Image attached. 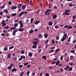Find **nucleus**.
<instances>
[{"instance_id":"4d7b16f0","label":"nucleus","mask_w":76,"mask_h":76,"mask_svg":"<svg viewBox=\"0 0 76 76\" xmlns=\"http://www.w3.org/2000/svg\"><path fill=\"white\" fill-rule=\"evenodd\" d=\"M19 22V20H18L17 19H15V20H14V22Z\"/></svg>"},{"instance_id":"cd10ccee","label":"nucleus","mask_w":76,"mask_h":76,"mask_svg":"<svg viewBox=\"0 0 76 76\" xmlns=\"http://www.w3.org/2000/svg\"><path fill=\"white\" fill-rule=\"evenodd\" d=\"M14 26L15 27H17L18 26V23H15L14 24Z\"/></svg>"},{"instance_id":"f704fd0d","label":"nucleus","mask_w":76,"mask_h":76,"mask_svg":"<svg viewBox=\"0 0 76 76\" xmlns=\"http://www.w3.org/2000/svg\"><path fill=\"white\" fill-rule=\"evenodd\" d=\"M16 35V32L13 31L12 33V35L14 36V35Z\"/></svg>"},{"instance_id":"f257e3e1","label":"nucleus","mask_w":76,"mask_h":76,"mask_svg":"<svg viewBox=\"0 0 76 76\" xmlns=\"http://www.w3.org/2000/svg\"><path fill=\"white\" fill-rule=\"evenodd\" d=\"M70 12V10H66L65 11V12L63 13V15H69L70 13L69 12Z\"/></svg>"},{"instance_id":"c9c22d12","label":"nucleus","mask_w":76,"mask_h":76,"mask_svg":"<svg viewBox=\"0 0 76 76\" xmlns=\"http://www.w3.org/2000/svg\"><path fill=\"white\" fill-rule=\"evenodd\" d=\"M34 20V18H32L31 19V23H32V22H33Z\"/></svg>"},{"instance_id":"f8f14e48","label":"nucleus","mask_w":76,"mask_h":76,"mask_svg":"<svg viewBox=\"0 0 76 76\" xmlns=\"http://www.w3.org/2000/svg\"><path fill=\"white\" fill-rule=\"evenodd\" d=\"M57 15H53V19H56L57 18Z\"/></svg>"},{"instance_id":"393cba45","label":"nucleus","mask_w":76,"mask_h":76,"mask_svg":"<svg viewBox=\"0 0 76 76\" xmlns=\"http://www.w3.org/2000/svg\"><path fill=\"white\" fill-rule=\"evenodd\" d=\"M17 69L15 68H13L12 70V72H15V71H17Z\"/></svg>"},{"instance_id":"4be33fe9","label":"nucleus","mask_w":76,"mask_h":76,"mask_svg":"<svg viewBox=\"0 0 76 76\" xmlns=\"http://www.w3.org/2000/svg\"><path fill=\"white\" fill-rule=\"evenodd\" d=\"M39 22H39V21H37L36 22H35V24L37 25V24H38V23H39Z\"/></svg>"},{"instance_id":"6e6d98bb","label":"nucleus","mask_w":76,"mask_h":76,"mask_svg":"<svg viewBox=\"0 0 76 76\" xmlns=\"http://www.w3.org/2000/svg\"><path fill=\"white\" fill-rule=\"evenodd\" d=\"M4 22H5V20H2V22L1 23V24L2 25H3V23H4Z\"/></svg>"},{"instance_id":"72a5a7b5","label":"nucleus","mask_w":76,"mask_h":76,"mask_svg":"<svg viewBox=\"0 0 76 76\" xmlns=\"http://www.w3.org/2000/svg\"><path fill=\"white\" fill-rule=\"evenodd\" d=\"M18 23L19 24H21L22 23V20H20L18 22Z\"/></svg>"},{"instance_id":"a878e982","label":"nucleus","mask_w":76,"mask_h":76,"mask_svg":"<svg viewBox=\"0 0 76 76\" xmlns=\"http://www.w3.org/2000/svg\"><path fill=\"white\" fill-rule=\"evenodd\" d=\"M26 6L25 5H23L22 6V8L23 9H26Z\"/></svg>"},{"instance_id":"aec40b11","label":"nucleus","mask_w":76,"mask_h":76,"mask_svg":"<svg viewBox=\"0 0 76 76\" xmlns=\"http://www.w3.org/2000/svg\"><path fill=\"white\" fill-rule=\"evenodd\" d=\"M8 69L9 70H11L12 69V66H10L7 67Z\"/></svg>"},{"instance_id":"ea45409f","label":"nucleus","mask_w":76,"mask_h":76,"mask_svg":"<svg viewBox=\"0 0 76 76\" xmlns=\"http://www.w3.org/2000/svg\"><path fill=\"white\" fill-rule=\"evenodd\" d=\"M74 58H73V56H70V59L72 60H73V59Z\"/></svg>"},{"instance_id":"9d476101","label":"nucleus","mask_w":76,"mask_h":76,"mask_svg":"<svg viewBox=\"0 0 76 76\" xmlns=\"http://www.w3.org/2000/svg\"><path fill=\"white\" fill-rule=\"evenodd\" d=\"M37 47V45H34L32 47L33 48H36Z\"/></svg>"},{"instance_id":"1a4fd4ad","label":"nucleus","mask_w":76,"mask_h":76,"mask_svg":"<svg viewBox=\"0 0 76 76\" xmlns=\"http://www.w3.org/2000/svg\"><path fill=\"white\" fill-rule=\"evenodd\" d=\"M7 57L8 58H11V54L9 53L7 56Z\"/></svg>"},{"instance_id":"680f3d73","label":"nucleus","mask_w":76,"mask_h":76,"mask_svg":"<svg viewBox=\"0 0 76 76\" xmlns=\"http://www.w3.org/2000/svg\"><path fill=\"white\" fill-rule=\"evenodd\" d=\"M69 7H72V6H73V5L72 4H69Z\"/></svg>"},{"instance_id":"bb28decb","label":"nucleus","mask_w":76,"mask_h":76,"mask_svg":"<svg viewBox=\"0 0 76 76\" xmlns=\"http://www.w3.org/2000/svg\"><path fill=\"white\" fill-rule=\"evenodd\" d=\"M22 6V4H19L18 6V8H20V7H21V6Z\"/></svg>"},{"instance_id":"20e7f679","label":"nucleus","mask_w":76,"mask_h":76,"mask_svg":"<svg viewBox=\"0 0 76 76\" xmlns=\"http://www.w3.org/2000/svg\"><path fill=\"white\" fill-rule=\"evenodd\" d=\"M11 9L12 10L13 9V10H14L15 9H17V6H13L11 7Z\"/></svg>"},{"instance_id":"a18cd8bd","label":"nucleus","mask_w":76,"mask_h":76,"mask_svg":"<svg viewBox=\"0 0 76 76\" xmlns=\"http://www.w3.org/2000/svg\"><path fill=\"white\" fill-rule=\"evenodd\" d=\"M49 41L48 40H46V41L45 42V44H47V43H48V42Z\"/></svg>"},{"instance_id":"6ab92c4d","label":"nucleus","mask_w":76,"mask_h":76,"mask_svg":"<svg viewBox=\"0 0 76 76\" xmlns=\"http://www.w3.org/2000/svg\"><path fill=\"white\" fill-rule=\"evenodd\" d=\"M33 44H35V45H37V44H38V42L37 41H34L33 42Z\"/></svg>"},{"instance_id":"8fccbe9b","label":"nucleus","mask_w":76,"mask_h":76,"mask_svg":"<svg viewBox=\"0 0 76 76\" xmlns=\"http://www.w3.org/2000/svg\"><path fill=\"white\" fill-rule=\"evenodd\" d=\"M55 28L56 29H58V26H55Z\"/></svg>"},{"instance_id":"4468645a","label":"nucleus","mask_w":76,"mask_h":76,"mask_svg":"<svg viewBox=\"0 0 76 76\" xmlns=\"http://www.w3.org/2000/svg\"><path fill=\"white\" fill-rule=\"evenodd\" d=\"M69 66H67L66 67V68H64L65 70V71L67 70H68V69H69Z\"/></svg>"},{"instance_id":"f03ea898","label":"nucleus","mask_w":76,"mask_h":76,"mask_svg":"<svg viewBox=\"0 0 76 76\" xmlns=\"http://www.w3.org/2000/svg\"><path fill=\"white\" fill-rule=\"evenodd\" d=\"M51 10L50 9H48V10L45 12V14L46 15H48H48H49L50 14V13H51V12H50V11H51ZM48 13V14H47Z\"/></svg>"},{"instance_id":"c756f323","label":"nucleus","mask_w":76,"mask_h":76,"mask_svg":"<svg viewBox=\"0 0 76 76\" xmlns=\"http://www.w3.org/2000/svg\"><path fill=\"white\" fill-rule=\"evenodd\" d=\"M24 74V72H21L20 74V76H22V75Z\"/></svg>"},{"instance_id":"5fc2aeb1","label":"nucleus","mask_w":76,"mask_h":76,"mask_svg":"<svg viewBox=\"0 0 76 76\" xmlns=\"http://www.w3.org/2000/svg\"><path fill=\"white\" fill-rule=\"evenodd\" d=\"M30 73V71H28L26 72L27 75H29V74Z\"/></svg>"},{"instance_id":"4c0bfd02","label":"nucleus","mask_w":76,"mask_h":76,"mask_svg":"<svg viewBox=\"0 0 76 76\" xmlns=\"http://www.w3.org/2000/svg\"><path fill=\"white\" fill-rule=\"evenodd\" d=\"M70 39H71V37H69L68 39V42H70Z\"/></svg>"},{"instance_id":"864d4df0","label":"nucleus","mask_w":76,"mask_h":76,"mask_svg":"<svg viewBox=\"0 0 76 76\" xmlns=\"http://www.w3.org/2000/svg\"><path fill=\"white\" fill-rule=\"evenodd\" d=\"M72 19H76V16L75 15L73 16L72 17Z\"/></svg>"},{"instance_id":"13d9d810","label":"nucleus","mask_w":76,"mask_h":76,"mask_svg":"<svg viewBox=\"0 0 76 76\" xmlns=\"http://www.w3.org/2000/svg\"><path fill=\"white\" fill-rule=\"evenodd\" d=\"M56 40H58L59 39V36H57L56 37Z\"/></svg>"},{"instance_id":"338daca9","label":"nucleus","mask_w":76,"mask_h":76,"mask_svg":"<svg viewBox=\"0 0 76 76\" xmlns=\"http://www.w3.org/2000/svg\"><path fill=\"white\" fill-rule=\"evenodd\" d=\"M45 48H48V45L46 44V45H45Z\"/></svg>"},{"instance_id":"09e8293b","label":"nucleus","mask_w":76,"mask_h":76,"mask_svg":"<svg viewBox=\"0 0 76 76\" xmlns=\"http://www.w3.org/2000/svg\"><path fill=\"white\" fill-rule=\"evenodd\" d=\"M10 27L8 26H6L4 27V28L5 29H9V28Z\"/></svg>"},{"instance_id":"e433bc0d","label":"nucleus","mask_w":76,"mask_h":76,"mask_svg":"<svg viewBox=\"0 0 76 76\" xmlns=\"http://www.w3.org/2000/svg\"><path fill=\"white\" fill-rule=\"evenodd\" d=\"M52 44H55V41H54V39H53L52 40Z\"/></svg>"},{"instance_id":"0eeeda50","label":"nucleus","mask_w":76,"mask_h":76,"mask_svg":"<svg viewBox=\"0 0 76 76\" xmlns=\"http://www.w3.org/2000/svg\"><path fill=\"white\" fill-rule=\"evenodd\" d=\"M66 39V38L63 37L61 39V41L62 42V41H64L65 39Z\"/></svg>"},{"instance_id":"bf43d9fd","label":"nucleus","mask_w":76,"mask_h":76,"mask_svg":"<svg viewBox=\"0 0 76 76\" xmlns=\"http://www.w3.org/2000/svg\"><path fill=\"white\" fill-rule=\"evenodd\" d=\"M50 74L48 73H47L45 74V76H49Z\"/></svg>"},{"instance_id":"052dcab7","label":"nucleus","mask_w":76,"mask_h":76,"mask_svg":"<svg viewBox=\"0 0 76 76\" xmlns=\"http://www.w3.org/2000/svg\"><path fill=\"white\" fill-rule=\"evenodd\" d=\"M0 8L1 9H4V6H1L0 7Z\"/></svg>"},{"instance_id":"de8ad7c7","label":"nucleus","mask_w":76,"mask_h":76,"mask_svg":"<svg viewBox=\"0 0 76 76\" xmlns=\"http://www.w3.org/2000/svg\"><path fill=\"white\" fill-rule=\"evenodd\" d=\"M34 40H35V41H38V42H39V39L38 38H36L34 39Z\"/></svg>"},{"instance_id":"6e6552de","label":"nucleus","mask_w":76,"mask_h":76,"mask_svg":"<svg viewBox=\"0 0 76 76\" xmlns=\"http://www.w3.org/2000/svg\"><path fill=\"white\" fill-rule=\"evenodd\" d=\"M43 38V36L41 34H39V38Z\"/></svg>"},{"instance_id":"0e129e2a","label":"nucleus","mask_w":76,"mask_h":76,"mask_svg":"<svg viewBox=\"0 0 76 76\" xmlns=\"http://www.w3.org/2000/svg\"><path fill=\"white\" fill-rule=\"evenodd\" d=\"M3 32H4V33H7V32H6V30H3Z\"/></svg>"},{"instance_id":"9b49d317","label":"nucleus","mask_w":76,"mask_h":76,"mask_svg":"<svg viewBox=\"0 0 76 76\" xmlns=\"http://www.w3.org/2000/svg\"><path fill=\"white\" fill-rule=\"evenodd\" d=\"M44 36L45 38H47L48 37V34L45 33L44 34Z\"/></svg>"},{"instance_id":"2eb2a0df","label":"nucleus","mask_w":76,"mask_h":76,"mask_svg":"<svg viewBox=\"0 0 76 76\" xmlns=\"http://www.w3.org/2000/svg\"><path fill=\"white\" fill-rule=\"evenodd\" d=\"M8 48L7 47L4 48V51H7V50Z\"/></svg>"},{"instance_id":"423d86ee","label":"nucleus","mask_w":76,"mask_h":76,"mask_svg":"<svg viewBox=\"0 0 76 76\" xmlns=\"http://www.w3.org/2000/svg\"><path fill=\"white\" fill-rule=\"evenodd\" d=\"M28 56H29V57H32V53L31 52L29 53Z\"/></svg>"},{"instance_id":"7ed1b4c3","label":"nucleus","mask_w":76,"mask_h":76,"mask_svg":"<svg viewBox=\"0 0 76 76\" xmlns=\"http://www.w3.org/2000/svg\"><path fill=\"white\" fill-rule=\"evenodd\" d=\"M24 14V12L22 11L18 15L19 16V17H21Z\"/></svg>"},{"instance_id":"603ef678","label":"nucleus","mask_w":76,"mask_h":76,"mask_svg":"<svg viewBox=\"0 0 76 76\" xmlns=\"http://www.w3.org/2000/svg\"><path fill=\"white\" fill-rule=\"evenodd\" d=\"M1 36H3V37H5L6 35L4 34V33H2L1 34Z\"/></svg>"},{"instance_id":"7c9ffc66","label":"nucleus","mask_w":76,"mask_h":76,"mask_svg":"<svg viewBox=\"0 0 76 76\" xmlns=\"http://www.w3.org/2000/svg\"><path fill=\"white\" fill-rule=\"evenodd\" d=\"M67 34H64L63 36H64V37H65V38H67Z\"/></svg>"},{"instance_id":"774afa93","label":"nucleus","mask_w":76,"mask_h":76,"mask_svg":"<svg viewBox=\"0 0 76 76\" xmlns=\"http://www.w3.org/2000/svg\"><path fill=\"white\" fill-rule=\"evenodd\" d=\"M76 42V40H74L73 41H72V43H75Z\"/></svg>"},{"instance_id":"412c9836","label":"nucleus","mask_w":76,"mask_h":76,"mask_svg":"<svg viewBox=\"0 0 76 76\" xmlns=\"http://www.w3.org/2000/svg\"><path fill=\"white\" fill-rule=\"evenodd\" d=\"M16 15V13H12L11 14V16H15Z\"/></svg>"},{"instance_id":"e2e57ef3","label":"nucleus","mask_w":76,"mask_h":76,"mask_svg":"<svg viewBox=\"0 0 76 76\" xmlns=\"http://www.w3.org/2000/svg\"><path fill=\"white\" fill-rule=\"evenodd\" d=\"M69 27V25H66L64 26L65 28H68Z\"/></svg>"},{"instance_id":"dca6fc26","label":"nucleus","mask_w":76,"mask_h":76,"mask_svg":"<svg viewBox=\"0 0 76 76\" xmlns=\"http://www.w3.org/2000/svg\"><path fill=\"white\" fill-rule=\"evenodd\" d=\"M20 58H22V59H24V58H26V57L23 55V56H21Z\"/></svg>"},{"instance_id":"37998d69","label":"nucleus","mask_w":76,"mask_h":76,"mask_svg":"<svg viewBox=\"0 0 76 76\" xmlns=\"http://www.w3.org/2000/svg\"><path fill=\"white\" fill-rule=\"evenodd\" d=\"M59 63H60V61H57L56 63V66H58V64H59Z\"/></svg>"},{"instance_id":"473e14b6","label":"nucleus","mask_w":76,"mask_h":76,"mask_svg":"<svg viewBox=\"0 0 76 76\" xmlns=\"http://www.w3.org/2000/svg\"><path fill=\"white\" fill-rule=\"evenodd\" d=\"M70 52H71V53H75V50H70Z\"/></svg>"},{"instance_id":"c03bdc74","label":"nucleus","mask_w":76,"mask_h":76,"mask_svg":"<svg viewBox=\"0 0 76 76\" xmlns=\"http://www.w3.org/2000/svg\"><path fill=\"white\" fill-rule=\"evenodd\" d=\"M16 29V28L13 27H11V28H10V29H11V30H12L14 29Z\"/></svg>"},{"instance_id":"ddd939ff","label":"nucleus","mask_w":76,"mask_h":76,"mask_svg":"<svg viewBox=\"0 0 76 76\" xmlns=\"http://www.w3.org/2000/svg\"><path fill=\"white\" fill-rule=\"evenodd\" d=\"M18 31H23V28H18Z\"/></svg>"},{"instance_id":"58836bf2","label":"nucleus","mask_w":76,"mask_h":76,"mask_svg":"<svg viewBox=\"0 0 76 76\" xmlns=\"http://www.w3.org/2000/svg\"><path fill=\"white\" fill-rule=\"evenodd\" d=\"M72 70H73V69L71 67L69 68V71H72Z\"/></svg>"},{"instance_id":"2f4dec72","label":"nucleus","mask_w":76,"mask_h":76,"mask_svg":"<svg viewBox=\"0 0 76 76\" xmlns=\"http://www.w3.org/2000/svg\"><path fill=\"white\" fill-rule=\"evenodd\" d=\"M34 32V30H31L29 31V33H30V34H31V33H32V32Z\"/></svg>"},{"instance_id":"a19ab883","label":"nucleus","mask_w":76,"mask_h":76,"mask_svg":"<svg viewBox=\"0 0 76 76\" xmlns=\"http://www.w3.org/2000/svg\"><path fill=\"white\" fill-rule=\"evenodd\" d=\"M21 54H25V52H24V51L23 50L21 51Z\"/></svg>"},{"instance_id":"39448f33","label":"nucleus","mask_w":76,"mask_h":76,"mask_svg":"<svg viewBox=\"0 0 76 76\" xmlns=\"http://www.w3.org/2000/svg\"><path fill=\"white\" fill-rule=\"evenodd\" d=\"M48 23L49 26H52L53 25V22L51 21H49Z\"/></svg>"},{"instance_id":"c85d7f7f","label":"nucleus","mask_w":76,"mask_h":76,"mask_svg":"<svg viewBox=\"0 0 76 76\" xmlns=\"http://www.w3.org/2000/svg\"><path fill=\"white\" fill-rule=\"evenodd\" d=\"M14 48V46H12L11 47H10L9 48V49L10 50H11V49H12V48Z\"/></svg>"},{"instance_id":"3c124183","label":"nucleus","mask_w":76,"mask_h":76,"mask_svg":"<svg viewBox=\"0 0 76 76\" xmlns=\"http://www.w3.org/2000/svg\"><path fill=\"white\" fill-rule=\"evenodd\" d=\"M41 51H42V50L41 49H40L39 50L38 52L39 53H41Z\"/></svg>"},{"instance_id":"b1692460","label":"nucleus","mask_w":76,"mask_h":76,"mask_svg":"<svg viewBox=\"0 0 76 76\" xmlns=\"http://www.w3.org/2000/svg\"><path fill=\"white\" fill-rule=\"evenodd\" d=\"M54 50H50L49 51V53H52L53 52H54Z\"/></svg>"},{"instance_id":"f3484780","label":"nucleus","mask_w":76,"mask_h":76,"mask_svg":"<svg viewBox=\"0 0 76 76\" xmlns=\"http://www.w3.org/2000/svg\"><path fill=\"white\" fill-rule=\"evenodd\" d=\"M42 58H43L44 60H46L47 59H46V56H44L42 57Z\"/></svg>"},{"instance_id":"69168bd1","label":"nucleus","mask_w":76,"mask_h":76,"mask_svg":"<svg viewBox=\"0 0 76 76\" xmlns=\"http://www.w3.org/2000/svg\"><path fill=\"white\" fill-rule=\"evenodd\" d=\"M28 63H26L25 64H23L24 65V66H26V65H28Z\"/></svg>"},{"instance_id":"a211bd4d","label":"nucleus","mask_w":76,"mask_h":76,"mask_svg":"<svg viewBox=\"0 0 76 76\" xmlns=\"http://www.w3.org/2000/svg\"><path fill=\"white\" fill-rule=\"evenodd\" d=\"M4 12L6 13H8V11L7 9H5L3 11Z\"/></svg>"},{"instance_id":"79ce46f5","label":"nucleus","mask_w":76,"mask_h":76,"mask_svg":"<svg viewBox=\"0 0 76 76\" xmlns=\"http://www.w3.org/2000/svg\"><path fill=\"white\" fill-rule=\"evenodd\" d=\"M20 28H22L23 27V24L22 23V24H20Z\"/></svg>"},{"instance_id":"49530a36","label":"nucleus","mask_w":76,"mask_h":76,"mask_svg":"<svg viewBox=\"0 0 76 76\" xmlns=\"http://www.w3.org/2000/svg\"><path fill=\"white\" fill-rule=\"evenodd\" d=\"M23 67V65H20L19 66V67H20V68H22Z\"/></svg>"},{"instance_id":"5701e85b","label":"nucleus","mask_w":76,"mask_h":76,"mask_svg":"<svg viewBox=\"0 0 76 76\" xmlns=\"http://www.w3.org/2000/svg\"><path fill=\"white\" fill-rule=\"evenodd\" d=\"M73 27L72 26H68V29H72Z\"/></svg>"}]
</instances>
